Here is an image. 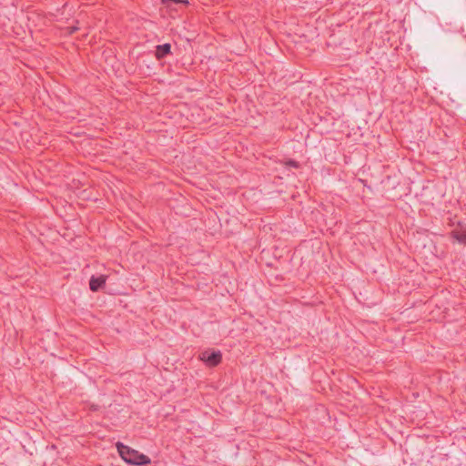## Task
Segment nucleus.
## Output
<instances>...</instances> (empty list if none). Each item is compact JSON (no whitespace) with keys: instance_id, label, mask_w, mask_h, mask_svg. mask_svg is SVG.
<instances>
[{"instance_id":"obj_2","label":"nucleus","mask_w":466,"mask_h":466,"mask_svg":"<svg viewBox=\"0 0 466 466\" xmlns=\"http://www.w3.org/2000/svg\"><path fill=\"white\" fill-rule=\"evenodd\" d=\"M222 354L220 350H205L200 353L199 360L208 367H215L220 363Z\"/></svg>"},{"instance_id":"obj_1","label":"nucleus","mask_w":466,"mask_h":466,"mask_svg":"<svg viewBox=\"0 0 466 466\" xmlns=\"http://www.w3.org/2000/svg\"><path fill=\"white\" fill-rule=\"evenodd\" d=\"M116 446L120 457L127 464L134 466H143L151 462V460L148 456L140 453L138 451L134 450L123 444L122 442H116Z\"/></svg>"},{"instance_id":"obj_5","label":"nucleus","mask_w":466,"mask_h":466,"mask_svg":"<svg viewBox=\"0 0 466 466\" xmlns=\"http://www.w3.org/2000/svg\"><path fill=\"white\" fill-rule=\"evenodd\" d=\"M171 46L169 44H164L157 46V57H163L168 53H170Z\"/></svg>"},{"instance_id":"obj_7","label":"nucleus","mask_w":466,"mask_h":466,"mask_svg":"<svg viewBox=\"0 0 466 466\" xmlns=\"http://www.w3.org/2000/svg\"><path fill=\"white\" fill-rule=\"evenodd\" d=\"M78 29H79V27L77 25L69 26V27L66 28V34L72 35L73 33H75Z\"/></svg>"},{"instance_id":"obj_6","label":"nucleus","mask_w":466,"mask_h":466,"mask_svg":"<svg viewBox=\"0 0 466 466\" xmlns=\"http://www.w3.org/2000/svg\"><path fill=\"white\" fill-rule=\"evenodd\" d=\"M163 4L167 5L168 3H175V4H186L187 3V0H161Z\"/></svg>"},{"instance_id":"obj_4","label":"nucleus","mask_w":466,"mask_h":466,"mask_svg":"<svg viewBox=\"0 0 466 466\" xmlns=\"http://www.w3.org/2000/svg\"><path fill=\"white\" fill-rule=\"evenodd\" d=\"M451 235L458 242L466 245V227L459 225L458 228L452 230Z\"/></svg>"},{"instance_id":"obj_3","label":"nucleus","mask_w":466,"mask_h":466,"mask_svg":"<svg viewBox=\"0 0 466 466\" xmlns=\"http://www.w3.org/2000/svg\"><path fill=\"white\" fill-rule=\"evenodd\" d=\"M106 278L104 275L92 276L89 281V288L92 291H97L106 284Z\"/></svg>"},{"instance_id":"obj_8","label":"nucleus","mask_w":466,"mask_h":466,"mask_svg":"<svg viewBox=\"0 0 466 466\" xmlns=\"http://www.w3.org/2000/svg\"><path fill=\"white\" fill-rule=\"evenodd\" d=\"M288 165H289V166H291V167H299L298 163H297L296 161H294V160H289V161L288 162Z\"/></svg>"}]
</instances>
